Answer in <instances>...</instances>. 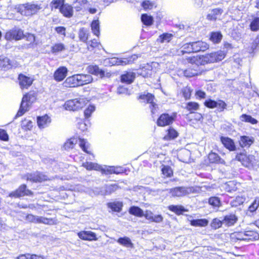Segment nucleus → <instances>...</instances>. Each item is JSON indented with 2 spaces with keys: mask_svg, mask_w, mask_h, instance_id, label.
Returning a JSON list of instances; mask_svg holds the SVG:
<instances>
[{
  "mask_svg": "<svg viewBox=\"0 0 259 259\" xmlns=\"http://www.w3.org/2000/svg\"><path fill=\"white\" fill-rule=\"evenodd\" d=\"M209 47V45L202 40L190 41L179 45L176 53L178 56L187 57L191 54L205 52Z\"/></svg>",
  "mask_w": 259,
  "mask_h": 259,
  "instance_id": "nucleus-1",
  "label": "nucleus"
},
{
  "mask_svg": "<svg viewBox=\"0 0 259 259\" xmlns=\"http://www.w3.org/2000/svg\"><path fill=\"white\" fill-rule=\"evenodd\" d=\"M17 80L19 87L22 90L28 89L34 81L32 77L22 73L18 75Z\"/></svg>",
  "mask_w": 259,
  "mask_h": 259,
  "instance_id": "nucleus-15",
  "label": "nucleus"
},
{
  "mask_svg": "<svg viewBox=\"0 0 259 259\" xmlns=\"http://www.w3.org/2000/svg\"><path fill=\"white\" fill-rule=\"evenodd\" d=\"M106 205L112 211L120 212L122 210L123 204L121 201H113L108 202Z\"/></svg>",
  "mask_w": 259,
  "mask_h": 259,
  "instance_id": "nucleus-32",
  "label": "nucleus"
},
{
  "mask_svg": "<svg viewBox=\"0 0 259 259\" xmlns=\"http://www.w3.org/2000/svg\"><path fill=\"white\" fill-rule=\"evenodd\" d=\"M78 141H79V147L82 150L87 154H92L91 151L88 150L90 147V144L88 143L87 140L83 138H79Z\"/></svg>",
  "mask_w": 259,
  "mask_h": 259,
  "instance_id": "nucleus-61",
  "label": "nucleus"
},
{
  "mask_svg": "<svg viewBox=\"0 0 259 259\" xmlns=\"http://www.w3.org/2000/svg\"><path fill=\"white\" fill-rule=\"evenodd\" d=\"M220 141L224 147L230 151H234L236 149L235 142L233 139L228 137L221 136Z\"/></svg>",
  "mask_w": 259,
  "mask_h": 259,
  "instance_id": "nucleus-24",
  "label": "nucleus"
},
{
  "mask_svg": "<svg viewBox=\"0 0 259 259\" xmlns=\"http://www.w3.org/2000/svg\"><path fill=\"white\" fill-rule=\"evenodd\" d=\"M203 71L199 66H191L183 71L184 75L187 78H191L201 75Z\"/></svg>",
  "mask_w": 259,
  "mask_h": 259,
  "instance_id": "nucleus-18",
  "label": "nucleus"
},
{
  "mask_svg": "<svg viewBox=\"0 0 259 259\" xmlns=\"http://www.w3.org/2000/svg\"><path fill=\"white\" fill-rule=\"evenodd\" d=\"M138 70V74L145 78L151 77L154 72L152 66L149 63L144 65Z\"/></svg>",
  "mask_w": 259,
  "mask_h": 259,
  "instance_id": "nucleus-23",
  "label": "nucleus"
},
{
  "mask_svg": "<svg viewBox=\"0 0 259 259\" xmlns=\"http://www.w3.org/2000/svg\"><path fill=\"white\" fill-rule=\"evenodd\" d=\"M117 242L120 245L130 248H133L134 244L131 239L127 237H119Z\"/></svg>",
  "mask_w": 259,
  "mask_h": 259,
  "instance_id": "nucleus-53",
  "label": "nucleus"
},
{
  "mask_svg": "<svg viewBox=\"0 0 259 259\" xmlns=\"http://www.w3.org/2000/svg\"><path fill=\"white\" fill-rule=\"evenodd\" d=\"M19 63L14 59H10L7 56L0 55V68L8 70L12 68H16Z\"/></svg>",
  "mask_w": 259,
  "mask_h": 259,
  "instance_id": "nucleus-16",
  "label": "nucleus"
},
{
  "mask_svg": "<svg viewBox=\"0 0 259 259\" xmlns=\"http://www.w3.org/2000/svg\"><path fill=\"white\" fill-rule=\"evenodd\" d=\"M16 259H46V258L41 255L26 253L19 254Z\"/></svg>",
  "mask_w": 259,
  "mask_h": 259,
  "instance_id": "nucleus-46",
  "label": "nucleus"
},
{
  "mask_svg": "<svg viewBox=\"0 0 259 259\" xmlns=\"http://www.w3.org/2000/svg\"><path fill=\"white\" fill-rule=\"evenodd\" d=\"M78 141V138L74 137H71L67 139L64 143L63 145V149L67 151L73 149L77 143Z\"/></svg>",
  "mask_w": 259,
  "mask_h": 259,
  "instance_id": "nucleus-38",
  "label": "nucleus"
},
{
  "mask_svg": "<svg viewBox=\"0 0 259 259\" xmlns=\"http://www.w3.org/2000/svg\"><path fill=\"white\" fill-rule=\"evenodd\" d=\"M78 237L85 241H97L98 238L95 233L90 231H81L77 233Z\"/></svg>",
  "mask_w": 259,
  "mask_h": 259,
  "instance_id": "nucleus-22",
  "label": "nucleus"
},
{
  "mask_svg": "<svg viewBox=\"0 0 259 259\" xmlns=\"http://www.w3.org/2000/svg\"><path fill=\"white\" fill-rule=\"evenodd\" d=\"M98 171H100L103 175H119L124 172V169L121 166L105 165L103 167L101 165L99 166Z\"/></svg>",
  "mask_w": 259,
  "mask_h": 259,
  "instance_id": "nucleus-17",
  "label": "nucleus"
},
{
  "mask_svg": "<svg viewBox=\"0 0 259 259\" xmlns=\"http://www.w3.org/2000/svg\"><path fill=\"white\" fill-rule=\"evenodd\" d=\"M26 41H29V45L31 47L36 46L38 45V42L36 40V37L34 34L31 33H27L24 34V38Z\"/></svg>",
  "mask_w": 259,
  "mask_h": 259,
  "instance_id": "nucleus-62",
  "label": "nucleus"
},
{
  "mask_svg": "<svg viewBox=\"0 0 259 259\" xmlns=\"http://www.w3.org/2000/svg\"><path fill=\"white\" fill-rule=\"evenodd\" d=\"M137 99L141 103L149 104L151 114L155 113L158 105L155 102V97L154 94L148 92L141 93L137 97Z\"/></svg>",
  "mask_w": 259,
  "mask_h": 259,
  "instance_id": "nucleus-5",
  "label": "nucleus"
},
{
  "mask_svg": "<svg viewBox=\"0 0 259 259\" xmlns=\"http://www.w3.org/2000/svg\"><path fill=\"white\" fill-rule=\"evenodd\" d=\"M177 113L174 112L171 114L166 112L162 113L159 115L156 120L158 126L165 127L171 125L176 120Z\"/></svg>",
  "mask_w": 259,
  "mask_h": 259,
  "instance_id": "nucleus-7",
  "label": "nucleus"
},
{
  "mask_svg": "<svg viewBox=\"0 0 259 259\" xmlns=\"http://www.w3.org/2000/svg\"><path fill=\"white\" fill-rule=\"evenodd\" d=\"M166 132V134L163 137V139L165 141L174 140L179 136V133L171 126H169Z\"/></svg>",
  "mask_w": 259,
  "mask_h": 259,
  "instance_id": "nucleus-34",
  "label": "nucleus"
},
{
  "mask_svg": "<svg viewBox=\"0 0 259 259\" xmlns=\"http://www.w3.org/2000/svg\"><path fill=\"white\" fill-rule=\"evenodd\" d=\"M168 209L178 215L183 214L184 212L188 211L181 205H169L167 206Z\"/></svg>",
  "mask_w": 259,
  "mask_h": 259,
  "instance_id": "nucleus-37",
  "label": "nucleus"
},
{
  "mask_svg": "<svg viewBox=\"0 0 259 259\" xmlns=\"http://www.w3.org/2000/svg\"><path fill=\"white\" fill-rule=\"evenodd\" d=\"M59 12L65 18H70L73 16V7L68 3H65L59 10Z\"/></svg>",
  "mask_w": 259,
  "mask_h": 259,
  "instance_id": "nucleus-28",
  "label": "nucleus"
},
{
  "mask_svg": "<svg viewBox=\"0 0 259 259\" xmlns=\"http://www.w3.org/2000/svg\"><path fill=\"white\" fill-rule=\"evenodd\" d=\"M192 91L193 90L191 88L187 85L181 89V94H182L185 100H188L191 99Z\"/></svg>",
  "mask_w": 259,
  "mask_h": 259,
  "instance_id": "nucleus-56",
  "label": "nucleus"
},
{
  "mask_svg": "<svg viewBox=\"0 0 259 259\" xmlns=\"http://www.w3.org/2000/svg\"><path fill=\"white\" fill-rule=\"evenodd\" d=\"M23 178L26 181H29L32 183H41L51 180L45 173L37 170L25 174L23 176Z\"/></svg>",
  "mask_w": 259,
  "mask_h": 259,
  "instance_id": "nucleus-6",
  "label": "nucleus"
},
{
  "mask_svg": "<svg viewBox=\"0 0 259 259\" xmlns=\"http://www.w3.org/2000/svg\"><path fill=\"white\" fill-rule=\"evenodd\" d=\"M237 183L235 181H229L225 184V190L226 192L231 193L237 190Z\"/></svg>",
  "mask_w": 259,
  "mask_h": 259,
  "instance_id": "nucleus-52",
  "label": "nucleus"
},
{
  "mask_svg": "<svg viewBox=\"0 0 259 259\" xmlns=\"http://www.w3.org/2000/svg\"><path fill=\"white\" fill-rule=\"evenodd\" d=\"M4 38L7 41L21 40L24 38V31L20 28H13L5 32Z\"/></svg>",
  "mask_w": 259,
  "mask_h": 259,
  "instance_id": "nucleus-9",
  "label": "nucleus"
},
{
  "mask_svg": "<svg viewBox=\"0 0 259 259\" xmlns=\"http://www.w3.org/2000/svg\"><path fill=\"white\" fill-rule=\"evenodd\" d=\"M136 78V74L133 72L125 71L120 75V81L122 83L130 84L133 83Z\"/></svg>",
  "mask_w": 259,
  "mask_h": 259,
  "instance_id": "nucleus-29",
  "label": "nucleus"
},
{
  "mask_svg": "<svg viewBox=\"0 0 259 259\" xmlns=\"http://www.w3.org/2000/svg\"><path fill=\"white\" fill-rule=\"evenodd\" d=\"M65 1L66 0H52L50 4L51 9L52 11L54 10H59L65 4Z\"/></svg>",
  "mask_w": 259,
  "mask_h": 259,
  "instance_id": "nucleus-54",
  "label": "nucleus"
},
{
  "mask_svg": "<svg viewBox=\"0 0 259 259\" xmlns=\"http://www.w3.org/2000/svg\"><path fill=\"white\" fill-rule=\"evenodd\" d=\"M90 33L89 30L84 27L80 28L78 32V37L80 41L87 43Z\"/></svg>",
  "mask_w": 259,
  "mask_h": 259,
  "instance_id": "nucleus-33",
  "label": "nucleus"
},
{
  "mask_svg": "<svg viewBox=\"0 0 259 259\" xmlns=\"http://www.w3.org/2000/svg\"><path fill=\"white\" fill-rule=\"evenodd\" d=\"M223 35L220 31H212L209 34V40L213 44H219L222 39Z\"/></svg>",
  "mask_w": 259,
  "mask_h": 259,
  "instance_id": "nucleus-49",
  "label": "nucleus"
},
{
  "mask_svg": "<svg viewBox=\"0 0 259 259\" xmlns=\"http://www.w3.org/2000/svg\"><path fill=\"white\" fill-rule=\"evenodd\" d=\"M21 128L25 132L31 131L33 127L32 122L30 120L24 119L21 122Z\"/></svg>",
  "mask_w": 259,
  "mask_h": 259,
  "instance_id": "nucleus-63",
  "label": "nucleus"
},
{
  "mask_svg": "<svg viewBox=\"0 0 259 259\" xmlns=\"http://www.w3.org/2000/svg\"><path fill=\"white\" fill-rule=\"evenodd\" d=\"M87 70L89 74L101 78H110L113 74L110 72H105L103 69L100 68L97 65H90L87 67Z\"/></svg>",
  "mask_w": 259,
  "mask_h": 259,
  "instance_id": "nucleus-13",
  "label": "nucleus"
},
{
  "mask_svg": "<svg viewBox=\"0 0 259 259\" xmlns=\"http://www.w3.org/2000/svg\"><path fill=\"white\" fill-rule=\"evenodd\" d=\"M227 52L222 50L206 54L204 55L205 64L220 62L225 58Z\"/></svg>",
  "mask_w": 259,
  "mask_h": 259,
  "instance_id": "nucleus-12",
  "label": "nucleus"
},
{
  "mask_svg": "<svg viewBox=\"0 0 259 259\" xmlns=\"http://www.w3.org/2000/svg\"><path fill=\"white\" fill-rule=\"evenodd\" d=\"M240 119L242 122L249 123L251 124H256L258 122L256 119L247 114H242L240 116Z\"/></svg>",
  "mask_w": 259,
  "mask_h": 259,
  "instance_id": "nucleus-57",
  "label": "nucleus"
},
{
  "mask_svg": "<svg viewBox=\"0 0 259 259\" xmlns=\"http://www.w3.org/2000/svg\"><path fill=\"white\" fill-rule=\"evenodd\" d=\"M161 172L163 178L164 179L170 178L174 176L173 169L168 165L162 164Z\"/></svg>",
  "mask_w": 259,
  "mask_h": 259,
  "instance_id": "nucleus-41",
  "label": "nucleus"
},
{
  "mask_svg": "<svg viewBox=\"0 0 259 259\" xmlns=\"http://www.w3.org/2000/svg\"><path fill=\"white\" fill-rule=\"evenodd\" d=\"M205 162L208 165L224 164L225 161L215 152L210 151L207 155Z\"/></svg>",
  "mask_w": 259,
  "mask_h": 259,
  "instance_id": "nucleus-19",
  "label": "nucleus"
},
{
  "mask_svg": "<svg viewBox=\"0 0 259 259\" xmlns=\"http://www.w3.org/2000/svg\"><path fill=\"white\" fill-rule=\"evenodd\" d=\"M52 119L51 117L47 114L37 117V124L40 129L48 127L51 124Z\"/></svg>",
  "mask_w": 259,
  "mask_h": 259,
  "instance_id": "nucleus-26",
  "label": "nucleus"
},
{
  "mask_svg": "<svg viewBox=\"0 0 259 259\" xmlns=\"http://www.w3.org/2000/svg\"><path fill=\"white\" fill-rule=\"evenodd\" d=\"M88 3V0H75L74 2V4L75 5L74 8L76 12H80L85 8V6Z\"/></svg>",
  "mask_w": 259,
  "mask_h": 259,
  "instance_id": "nucleus-59",
  "label": "nucleus"
},
{
  "mask_svg": "<svg viewBox=\"0 0 259 259\" xmlns=\"http://www.w3.org/2000/svg\"><path fill=\"white\" fill-rule=\"evenodd\" d=\"M68 73V69L65 66H60L54 72L53 77L57 82L63 81L66 77Z\"/></svg>",
  "mask_w": 259,
  "mask_h": 259,
  "instance_id": "nucleus-20",
  "label": "nucleus"
},
{
  "mask_svg": "<svg viewBox=\"0 0 259 259\" xmlns=\"http://www.w3.org/2000/svg\"><path fill=\"white\" fill-rule=\"evenodd\" d=\"M128 212L130 214L139 218H142L144 215L143 210L137 206H131L128 209Z\"/></svg>",
  "mask_w": 259,
  "mask_h": 259,
  "instance_id": "nucleus-47",
  "label": "nucleus"
},
{
  "mask_svg": "<svg viewBox=\"0 0 259 259\" xmlns=\"http://www.w3.org/2000/svg\"><path fill=\"white\" fill-rule=\"evenodd\" d=\"M223 12L221 8H215L211 10L210 13L207 15L206 18L209 21H215L218 17L220 16Z\"/></svg>",
  "mask_w": 259,
  "mask_h": 259,
  "instance_id": "nucleus-40",
  "label": "nucleus"
},
{
  "mask_svg": "<svg viewBox=\"0 0 259 259\" xmlns=\"http://www.w3.org/2000/svg\"><path fill=\"white\" fill-rule=\"evenodd\" d=\"M34 193L27 188L25 184L20 185L18 188L10 192L8 196L12 198H19L24 196H32Z\"/></svg>",
  "mask_w": 259,
  "mask_h": 259,
  "instance_id": "nucleus-8",
  "label": "nucleus"
},
{
  "mask_svg": "<svg viewBox=\"0 0 259 259\" xmlns=\"http://www.w3.org/2000/svg\"><path fill=\"white\" fill-rule=\"evenodd\" d=\"M223 220L226 226H231L237 222L238 218L235 214L230 213L225 215Z\"/></svg>",
  "mask_w": 259,
  "mask_h": 259,
  "instance_id": "nucleus-35",
  "label": "nucleus"
},
{
  "mask_svg": "<svg viewBox=\"0 0 259 259\" xmlns=\"http://www.w3.org/2000/svg\"><path fill=\"white\" fill-rule=\"evenodd\" d=\"M235 159L240 161L244 166L249 167L254 163L255 157L253 155H247L245 152H240L236 155Z\"/></svg>",
  "mask_w": 259,
  "mask_h": 259,
  "instance_id": "nucleus-14",
  "label": "nucleus"
},
{
  "mask_svg": "<svg viewBox=\"0 0 259 259\" xmlns=\"http://www.w3.org/2000/svg\"><path fill=\"white\" fill-rule=\"evenodd\" d=\"M188 62L192 65V66H200L205 65L204 55H197L188 57L186 58Z\"/></svg>",
  "mask_w": 259,
  "mask_h": 259,
  "instance_id": "nucleus-21",
  "label": "nucleus"
},
{
  "mask_svg": "<svg viewBox=\"0 0 259 259\" xmlns=\"http://www.w3.org/2000/svg\"><path fill=\"white\" fill-rule=\"evenodd\" d=\"M208 203L213 208H219L222 206L221 198L216 196H211L208 198Z\"/></svg>",
  "mask_w": 259,
  "mask_h": 259,
  "instance_id": "nucleus-43",
  "label": "nucleus"
},
{
  "mask_svg": "<svg viewBox=\"0 0 259 259\" xmlns=\"http://www.w3.org/2000/svg\"><path fill=\"white\" fill-rule=\"evenodd\" d=\"M143 217L151 222L159 223L162 222L163 218L161 214L153 215V212L149 210H146L144 212Z\"/></svg>",
  "mask_w": 259,
  "mask_h": 259,
  "instance_id": "nucleus-27",
  "label": "nucleus"
},
{
  "mask_svg": "<svg viewBox=\"0 0 259 259\" xmlns=\"http://www.w3.org/2000/svg\"><path fill=\"white\" fill-rule=\"evenodd\" d=\"M244 232L242 231L234 232L230 235L231 243H235L238 241H244Z\"/></svg>",
  "mask_w": 259,
  "mask_h": 259,
  "instance_id": "nucleus-36",
  "label": "nucleus"
},
{
  "mask_svg": "<svg viewBox=\"0 0 259 259\" xmlns=\"http://www.w3.org/2000/svg\"><path fill=\"white\" fill-rule=\"evenodd\" d=\"M93 78L90 74H76L67 77L62 85L65 88H73L92 82Z\"/></svg>",
  "mask_w": 259,
  "mask_h": 259,
  "instance_id": "nucleus-2",
  "label": "nucleus"
},
{
  "mask_svg": "<svg viewBox=\"0 0 259 259\" xmlns=\"http://www.w3.org/2000/svg\"><path fill=\"white\" fill-rule=\"evenodd\" d=\"M141 6L145 11L152 10L153 8L156 7L155 4L150 0L143 1L141 3Z\"/></svg>",
  "mask_w": 259,
  "mask_h": 259,
  "instance_id": "nucleus-64",
  "label": "nucleus"
},
{
  "mask_svg": "<svg viewBox=\"0 0 259 259\" xmlns=\"http://www.w3.org/2000/svg\"><path fill=\"white\" fill-rule=\"evenodd\" d=\"M37 96V92L34 90H30L24 94L22 98L19 109L15 115V118L22 116L27 112L31 104L36 101Z\"/></svg>",
  "mask_w": 259,
  "mask_h": 259,
  "instance_id": "nucleus-3",
  "label": "nucleus"
},
{
  "mask_svg": "<svg viewBox=\"0 0 259 259\" xmlns=\"http://www.w3.org/2000/svg\"><path fill=\"white\" fill-rule=\"evenodd\" d=\"M203 104L206 107L209 109L216 108L217 111L219 112H223L227 107L226 103L221 99L215 101L211 99H208L204 102Z\"/></svg>",
  "mask_w": 259,
  "mask_h": 259,
  "instance_id": "nucleus-11",
  "label": "nucleus"
},
{
  "mask_svg": "<svg viewBox=\"0 0 259 259\" xmlns=\"http://www.w3.org/2000/svg\"><path fill=\"white\" fill-rule=\"evenodd\" d=\"M169 193L174 197H180L188 195L189 192L188 189L184 187H176L170 189Z\"/></svg>",
  "mask_w": 259,
  "mask_h": 259,
  "instance_id": "nucleus-25",
  "label": "nucleus"
},
{
  "mask_svg": "<svg viewBox=\"0 0 259 259\" xmlns=\"http://www.w3.org/2000/svg\"><path fill=\"white\" fill-rule=\"evenodd\" d=\"M209 222L206 219H194L190 221V224L193 227H204L208 225Z\"/></svg>",
  "mask_w": 259,
  "mask_h": 259,
  "instance_id": "nucleus-45",
  "label": "nucleus"
},
{
  "mask_svg": "<svg viewBox=\"0 0 259 259\" xmlns=\"http://www.w3.org/2000/svg\"><path fill=\"white\" fill-rule=\"evenodd\" d=\"M86 44L87 49L90 51H94L96 49H100L102 47L100 41L95 38L88 41Z\"/></svg>",
  "mask_w": 259,
  "mask_h": 259,
  "instance_id": "nucleus-39",
  "label": "nucleus"
},
{
  "mask_svg": "<svg viewBox=\"0 0 259 259\" xmlns=\"http://www.w3.org/2000/svg\"><path fill=\"white\" fill-rule=\"evenodd\" d=\"M141 20L143 24L147 26H151L153 24V18L151 15L146 13L142 14L141 16Z\"/></svg>",
  "mask_w": 259,
  "mask_h": 259,
  "instance_id": "nucleus-51",
  "label": "nucleus"
},
{
  "mask_svg": "<svg viewBox=\"0 0 259 259\" xmlns=\"http://www.w3.org/2000/svg\"><path fill=\"white\" fill-rule=\"evenodd\" d=\"M254 138L247 136H242L240 138L239 144L241 148H249L254 143Z\"/></svg>",
  "mask_w": 259,
  "mask_h": 259,
  "instance_id": "nucleus-31",
  "label": "nucleus"
},
{
  "mask_svg": "<svg viewBox=\"0 0 259 259\" xmlns=\"http://www.w3.org/2000/svg\"><path fill=\"white\" fill-rule=\"evenodd\" d=\"M173 37L174 35L172 33L164 32L158 36L156 39V41L160 44L164 42L168 43L171 40Z\"/></svg>",
  "mask_w": 259,
  "mask_h": 259,
  "instance_id": "nucleus-44",
  "label": "nucleus"
},
{
  "mask_svg": "<svg viewBox=\"0 0 259 259\" xmlns=\"http://www.w3.org/2000/svg\"><path fill=\"white\" fill-rule=\"evenodd\" d=\"M85 101L83 99H73L66 101L63 106L68 111H77L82 109L85 105Z\"/></svg>",
  "mask_w": 259,
  "mask_h": 259,
  "instance_id": "nucleus-10",
  "label": "nucleus"
},
{
  "mask_svg": "<svg viewBox=\"0 0 259 259\" xmlns=\"http://www.w3.org/2000/svg\"><path fill=\"white\" fill-rule=\"evenodd\" d=\"M199 108V105L195 102H189L186 103L185 109L190 113H193Z\"/></svg>",
  "mask_w": 259,
  "mask_h": 259,
  "instance_id": "nucleus-58",
  "label": "nucleus"
},
{
  "mask_svg": "<svg viewBox=\"0 0 259 259\" xmlns=\"http://www.w3.org/2000/svg\"><path fill=\"white\" fill-rule=\"evenodd\" d=\"M81 166L89 171L93 170L98 171L100 165L97 163L86 161L82 163Z\"/></svg>",
  "mask_w": 259,
  "mask_h": 259,
  "instance_id": "nucleus-55",
  "label": "nucleus"
},
{
  "mask_svg": "<svg viewBox=\"0 0 259 259\" xmlns=\"http://www.w3.org/2000/svg\"><path fill=\"white\" fill-rule=\"evenodd\" d=\"M91 27L93 33L97 37H99L100 35V30L99 20H93L91 24Z\"/></svg>",
  "mask_w": 259,
  "mask_h": 259,
  "instance_id": "nucleus-50",
  "label": "nucleus"
},
{
  "mask_svg": "<svg viewBox=\"0 0 259 259\" xmlns=\"http://www.w3.org/2000/svg\"><path fill=\"white\" fill-rule=\"evenodd\" d=\"M65 49V47L63 43H55L51 48V52L52 54H57Z\"/></svg>",
  "mask_w": 259,
  "mask_h": 259,
  "instance_id": "nucleus-60",
  "label": "nucleus"
},
{
  "mask_svg": "<svg viewBox=\"0 0 259 259\" xmlns=\"http://www.w3.org/2000/svg\"><path fill=\"white\" fill-rule=\"evenodd\" d=\"M36 224H44L48 225H53L57 224V221L53 218L37 217Z\"/></svg>",
  "mask_w": 259,
  "mask_h": 259,
  "instance_id": "nucleus-48",
  "label": "nucleus"
},
{
  "mask_svg": "<svg viewBox=\"0 0 259 259\" xmlns=\"http://www.w3.org/2000/svg\"><path fill=\"white\" fill-rule=\"evenodd\" d=\"M14 9L17 13L23 16L32 17L37 15L42 7L40 4L27 2L16 5Z\"/></svg>",
  "mask_w": 259,
  "mask_h": 259,
  "instance_id": "nucleus-4",
  "label": "nucleus"
},
{
  "mask_svg": "<svg viewBox=\"0 0 259 259\" xmlns=\"http://www.w3.org/2000/svg\"><path fill=\"white\" fill-rule=\"evenodd\" d=\"M138 58L136 55H132L126 58H123L117 61V65H126L133 64Z\"/></svg>",
  "mask_w": 259,
  "mask_h": 259,
  "instance_id": "nucleus-42",
  "label": "nucleus"
},
{
  "mask_svg": "<svg viewBox=\"0 0 259 259\" xmlns=\"http://www.w3.org/2000/svg\"><path fill=\"white\" fill-rule=\"evenodd\" d=\"M244 241H253L259 239V234L254 230H246L244 231Z\"/></svg>",
  "mask_w": 259,
  "mask_h": 259,
  "instance_id": "nucleus-30",
  "label": "nucleus"
}]
</instances>
